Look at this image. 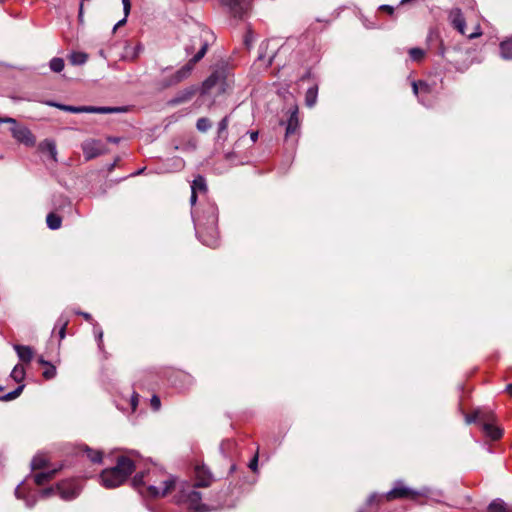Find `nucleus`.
<instances>
[{"label":"nucleus","mask_w":512,"mask_h":512,"mask_svg":"<svg viewBox=\"0 0 512 512\" xmlns=\"http://www.w3.org/2000/svg\"><path fill=\"white\" fill-rule=\"evenodd\" d=\"M298 129H299L298 107L295 106L292 109V111L290 113V117L287 121L286 137H289L290 135L295 134Z\"/></svg>","instance_id":"4468645a"},{"label":"nucleus","mask_w":512,"mask_h":512,"mask_svg":"<svg viewBox=\"0 0 512 512\" xmlns=\"http://www.w3.org/2000/svg\"><path fill=\"white\" fill-rule=\"evenodd\" d=\"M249 468L253 471V472H256L257 469H258V454H255L254 457L250 460L249 462Z\"/></svg>","instance_id":"37998d69"},{"label":"nucleus","mask_w":512,"mask_h":512,"mask_svg":"<svg viewBox=\"0 0 512 512\" xmlns=\"http://www.w3.org/2000/svg\"><path fill=\"white\" fill-rule=\"evenodd\" d=\"M409 56L413 61H421L425 56V51L421 48H411L409 50Z\"/></svg>","instance_id":"473e14b6"},{"label":"nucleus","mask_w":512,"mask_h":512,"mask_svg":"<svg viewBox=\"0 0 512 512\" xmlns=\"http://www.w3.org/2000/svg\"><path fill=\"white\" fill-rule=\"evenodd\" d=\"M427 494V488L421 490H414L406 486L403 481H397L394 487L386 493L385 497L388 500L406 498L413 501H417L420 497H426Z\"/></svg>","instance_id":"423d86ee"},{"label":"nucleus","mask_w":512,"mask_h":512,"mask_svg":"<svg viewBox=\"0 0 512 512\" xmlns=\"http://www.w3.org/2000/svg\"><path fill=\"white\" fill-rule=\"evenodd\" d=\"M78 314L82 315L87 321H92V316L86 312H79Z\"/></svg>","instance_id":"4d7b16f0"},{"label":"nucleus","mask_w":512,"mask_h":512,"mask_svg":"<svg viewBox=\"0 0 512 512\" xmlns=\"http://www.w3.org/2000/svg\"><path fill=\"white\" fill-rule=\"evenodd\" d=\"M141 51H142V46L140 44H138L134 47L127 46L125 48V58L134 60L135 58L138 57V55L140 54Z\"/></svg>","instance_id":"c85d7f7f"},{"label":"nucleus","mask_w":512,"mask_h":512,"mask_svg":"<svg viewBox=\"0 0 512 512\" xmlns=\"http://www.w3.org/2000/svg\"><path fill=\"white\" fill-rule=\"evenodd\" d=\"M49 66L53 72L59 73L64 68V60L62 58L55 57L51 59Z\"/></svg>","instance_id":"2f4dec72"},{"label":"nucleus","mask_w":512,"mask_h":512,"mask_svg":"<svg viewBox=\"0 0 512 512\" xmlns=\"http://www.w3.org/2000/svg\"><path fill=\"white\" fill-rule=\"evenodd\" d=\"M14 349L19 359L25 363H30L33 358V350L29 346L15 345Z\"/></svg>","instance_id":"6ab92c4d"},{"label":"nucleus","mask_w":512,"mask_h":512,"mask_svg":"<svg viewBox=\"0 0 512 512\" xmlns=\"http://www.w3.org/2000/svg\"><path fill=\"white\" fill-rule=\"evenodd\" d=\"M60 469H61V467L50 469V470L40 472V473H36L34 475L35 483L37 485H43V484L47 483L48 481L52 480L55 477V475L57 474V472Z\"/></svg>","instance_id":"f3484780"},{"label":"nucleus","mask_w":512,"mask_h":512,"mask_svg":"<svg viewBox=\"0 0 512 512\" xmlns=\"http://www.w3.org/2000/svg\"><path fill=\"white\" fill-rule=\"evenodd\" d=\"M12 133H13V136L21 142H24L26 144L34 143L33 136L27 128L14 127V128H12Z\"/></svg>","instance_id":"2eb2a0df"},{"label":"nucleus","mask_w":512,"mask_h":512,"mask_svg":"<svg viewBox=\"0 0 512 512\" xmlns=\"http://www.w3.org/2000/svg\"><path fill=\"white\" fill-rule=\"evenodd\" d=\"M47 461L43 455L35 456L31 461V467L33 470L42 469L46 467Z\"/></svg>","instance_id":"c756f323"},{"label":"nucleus","mask_w":512,"mask_h":512,"mask_svg":"<svg viewBox=\"0 0 512 512\" xmlns=\"http://www.w3.org/2000/svg\"><path fill=\"white\" fill-rule=\"evenodd\" d=\"M88 56L83 52H72L69 55V61L72 65H83L86 63Z\"/></svg>","instance_id":"393cba45"},{"label":"nucleus","mask_w":512,"mask_h":512,"mask_svg":"<svg viewBox=\"0 0 512 512\" xmlns=\"http://www.w3.org/2000/svg\"><path fill=\"white\" fill-rule=\"evenodd\" d=\"M359 512H361V511H359Z\"/></svg>","instance_id":"338daca9"},{"label":"nucleus","mask_w":512,"mask_h":512,"mask_svg":"<svg viewBox=\"0 0 512 512\" xmlns=\"http://www.w3.org/2000/svg\"><path fill=\"white\" fill-rule=\"evenodd\" d=\"M380 9L388 12L389 14H393V12H394V8L390 5H381Z\"/></svg>","instance_id":"09e8293b"},{"label":"nucleus","mask_w":512,"mask_h":512,"mask_svg":"<svg viewBox=\"0 0 512 512\" xmlns=\"http://www.w3.org/2000/svg\"><path fill=\"white\" fill-rule=\"evenodd\" d=\"M56 489L61 499L69 501L80 494L82 487L75 480H64L56 484Z\"/></svg>","instance_id":"1a4fd4ad"},{"label":"nucleus","mask_w":512,"mask_h":512,"mask_svg":"<svg viewBox=\"0 0 512 512\" xmlns=\"http://www.w3.org/2000/svg\"><path fill=\"white\" fill-rule=\"evenodd\" d=\"M87 457L94 463H100L102 461V453L100 451L92 450L88 447L85 448Z\"/></svg>","instance_id":"7c9ffc66"},{"label":"nucleus","mask_w":512,"mask_h":512,"mask_svg":"<svg viewBox=\"0 0 512 512\" xmlns=\"http://www.w3.org/2000/svg\"><path fill=\"white\" fill-rule=\"evenodd\" d=\"M196 127L200 132H206L211 128V122L208 118L202 117L197 120Z\"/></svg>","instance_id":"72a5a7b5"},{"label":"nucleus","mask_w":512,"mask_h":512,"mask_svg":"<svg viewBox=\"0 0 512 512\" xmlns=\"http://www.w3.org/2000/svg\"><path fill=\"white\" fill-rule=\"evenodd\" d=\"M452 26L462 35H465L466 22L460 9H453L449 15Z\"/></svg>","instance_id":"f8f14e48"},{"label":"nucleus","mask_w":512,"mask_h":512,"mask_svg":"<svg viewBox=\"0 0 512 512\" xmlns=\"http://www.w3.org/2000/svg\"><path fill=\"white\" fill-rule=\"evenodd\" d=\"M229 120L228 117H224L218 124V137L226 139V135H223L228 128Z\"/></svg>","instance_id":"c9c22d12"},{"label":"nucleus","mask_w":512,"mask_h":512,"mask_svg":"<svg viewBox=\"0 0 512 512\" xmlns=\"http://www.w3.org/2000/svg\"><path fill=\"white\" fill-rule=\"evenodd\" d=\"M506 390L512 396V383L507 385Z\"/></svg>","instance_id":"bf43d9fd"},{"label":"nucleus","mask_w":512,"mask_h":512,"mask_svg":"<svg viewBox=\"0 0 512 512\" xmlns=\"http://www.w3.org/2000/svg\"><path fill=\"white\" fill-rule=\"evenodd\" d=\"M68 324V321L67 320H62V319H59L57 325L60 327L59 329V337L60 339H64L65 338V331H66V326Z\"/></svg>","instance_id":"58836bf2"},{"label":"nucleus","mask_w":512,"mask_h":512,"mask_svg":"<svg viewBox=\"0 0 512 512\" xmlns=\"http://www.w3.org/2000/svg\"><path fill=\"white\" fill-rule=\"evenodd\" d=\"M205 54H206V45L203 44V46L201 47V50L197 54H194L193 57L188 61V63H186L184 66H182L180 69H178L173 74H171L167 77H164L160 81V86L162 88H168V87L177 85V84L181 83L182 81H184L185 79H187L190 76V74L194 68V65L198 61H200L204 57Z\"/></svg>","instance_id":"20e7f679"},{"label":"nucleus","mask_w":512,"mask_h":512,"mask_svg":"<svg viewBox=\"0 0 512 512\" xmlns=\"http://www.w3.org/2000/svg\"><path fill=\"white\" fill-rule=\"evenodd\" d=\"M213 38L211 31L207 29H198L191 35L190 43L185 45L186 54L191 55L194 52L197 54L201 50L203 44L206 45L207 50L209 43Z\"/></svg>","instance_id":"6e6552de"},{"label":"nucleus","mask_w":512,"mask_h":512,"mask_svg":"<svg viewBox=\"0 0 512 512\" xmlns=\"http://www.w3.org/2000/svg\"><path fill=\"white\" fill-rule=\"evenodd\" d=\"M477 419H479V415L478 413H475L474 415H467L466 416V422L468 424L472 423V422H475Z\"/></svg>","instance_id":"de8ad7c7"},{"label":"nucleus","mask_w":512,"mask_h":512,"mask_svg":"<svg viewBox=\"0 0 512 512\" xmlns=\"http://www.w3.org/2000/svg\"><path fill=\"white\" fill-rule=\"evenodd\" d=\"M43 376L46 379H52L56 376V368L52 364H49L47 369L43 372Z\"/></svg>","instance_id":"4c0bfd02"},{"label":"nucleus","mask_w":512,"mask_h":512,"mask_svg":"<svg viewBox=\"0 0 512 512\" xmlns=\"http://www.w3.org/2000/svg\"><path fill=\"white\" fill-rule=\"evenodd\" d=\"M94 333L98 340V345L101 347L102 345V338H103V331L101 328H99L97 325L94 326Z\"/></svg>","instance_id":"ea45409f"},{"label":"nucleus","mask_w":512,"mask_h":512,"mask_svg":"<svg viewBox=\"0 0 512 512\" xmlns=\"http://www.w3.org/2000/svg\"><path fill=\"white\" fill-rule=\"evenodd\" d=\"M0 390H2V387L0 386Z\"/></svg>","instance_id":"69168bd1"},{"label":"nucleus","mask_w":512,"mask_h":512,"mask_svg":"<svg viewBox=\"0 0 512 512\" xmlns=\"http://www.w3.org/2000/svg\"><path fill=\"white\" fill-rule=\"evenodd\" d=\"M38 362H39L40 364H42V365H46V366H48V365L50 364L48 361L44 360L42 357H41V358H39Z\"/></svg>","instance_id":"13d9d810"},{"label":"nucleus","mask_w":512,"mask_h":512,"mask_svg":"<svg viewBox=\"0 0 512 512\" xmlns=\"http://www.w3.org/2000/svg\"><path fill=\"white\" fill-rule=\"evenodd\" d=\"M42 147H43V148H45V149L48 151V153H49L50 157H51L54 161H56L57 150H56V146H55V144H54L53 142H51V141H45V142L42 144Z\"/></svg>","instance_id":"f704fd0d"},{"label":"nucleus","mask_w":512,"mask_h":512,"mask_svg":"<svg viewBox=\"0 0 512 512\" xmlns=\"http://www.w3.org/2000/svg\"><path fill=\"white\" fill-rule=\"evenodd\" d=\"M252 0H225L234 17L243 18L251 9Z\"/></svg>","instance_id":"9b49d317"},{"label":"nucleus","mask_w":512,"mask_h":512,"mask_svg":"<svg viewBox=\"0 0 512 512\" xmlns=\"http://www.w3.org/2000/svg\"><path fill=\"white\" fill-rule=\"evenodd\" d=\"M250 139L253 143L256 142L258 139V132H256V131L250 132Z\"/></svg>","instance_id":"6e6d98bb"},{"label":"nucleus","mask_w":512,"mask_h":512,"mask_svg":"<svg viewBox=\"0 0 512 512\" xmlns=\"http://www.w3.org/2000/svg\"><path fill=\"white\" fill-rule=\"evenodd\" d=\"M191 190L195 192H205L207 190L206 181L204 177L197 176L191 185Z\"/></svg>","instance_id":"bb28decb"},{"label":"nucleus","mask_w":512,"mask_h":512,"mask_svg":"<svg viewBox=\"0 0 512 512\" xmlns=\"http://www.w3.org/2000/svg\"><path fill=\"white\" fill-rule=\"evenodd\" d=\"M47 105L51 107H56L60 110L71 112V113H98V114H108V113H119L123 112L124 109L121 107H96V106H71L64 105L60 103H56L53 101L46 102Z\"/></svg>","instance_id":"0eeeda50"},{"label":"nucleus","mask_w":512,"mask_h":512,"mask_svg":"<svg viewBox=\"0 0 512 512\" xmlns=\"http://www.w3.org/2000/svg\"><path fill=\"white\" fill-rule=\"evenodd\" d=\"M197 201V192L191 190V197H190V202L192 205H194Z\"/></svg>","instance_id":"864d4df0"},{"label":"nucleus","mask_w":512,"mask_h":512,"mask_svg":"<svg viewBox=\"0 0 512 512\" xmlns=\"http://www.w3.org/2000/svg\"><path fill=\"white\" fill-rule=\"evenodd\" d=\"M196 474V487H208L211 483L210 474L203 468L197 467L195 470Z\"/></svg>","instance_id":"dca6fc26"},{"label":"nucleus","mask_w":512,"mask_h":512,"mask_svg":"<svg viewBox=\"0 0 512 512\" xmlns=\"http://www.w3.org/2000/svg\"><path fill=\"white\" fill-rule=\"evenodd\" d=\"M82 13H83V5L81 4L80 9H79V18L80 19L82 18Z\"/></svg>","instance_id":"e2e57ef3"},{"label":"nucleus","mask_w":512,"mask_h":512,"mask_svg":"<svg viewBox=\"0 0 512 512\" xmlns=\"http://www.w3.org/2000/svg\"><path fill=\"white\" fill-rule=\"evenodd\" d=\"M25 368L22 365H15L11 371L10 377L17 383H21L25 378Z\"/></svg>","instance_id":"a878e982"},{"label":"nucleus","mask_w":512,"mask_h":512,"mask_svg":"<svg viewBox=\"0 0 512 512\" xmlns=\"http://www.w3.org/2000/svg\"><path fill=\"white\" fill-rule=\"evenodd\" d=\"M138 394L133 392V394L131 395V398H130V406H131V409L132 411H135L137 406H138Z\"/></svg>","instance_id":"79ce46f5"},{"label":"nucleus","mask_w":512,"mask_h":512,"mask_svg":"<svg viewBox=\"0 0 512 512\" xmlns=\"http://www.w3.org/2000/svg\"><path fill=\"white\" fill-rule=\"evenodd\" d=\"M439 54H440L441 56H444V54H445V48H444V46H443V45H441V47H440Z\"/></svg>","instance_id":"052dcab7"},{"label":"nucleus","mask_w":512,"mask_h":512,"mask_svg":"<svg viewBox=\"0 0 512 512\" xmlns=\"http://www.w3.org/2000/svg\"><path fill=\"white\" fill-rule=\"evenodd\" d=\"M53 495H58V492H57V489H56V485L48 487V488H45V489H42L39 492V496L41 498H47V497H50V496H53Z\"/></svg>","instance_id":"e433bc0d"},{"label":"nucleus","mask_w":512,"mask_h":512,"mask_svg":"<svg viewBox=\"0 0 512 512\" xmlns=\"http://www.w3.org/2000/svg\"><path fill=\"white\" fill-rule=\"evenodd\" d=\"M122 4H123V11H124L125 17H128V15L130 13V9H131L130 0H122Z\"/></svg>","instance_id":"c03bdc74"},{"label":"nucleus","mask_w":512,"mask_h":512,"mask_svg":"<svg viewBox=\"0 0 512 512\" xmlns=\"http://www.w3.org/2000/svg\"><path fill=\"white\" fill-rule=\"evenodd\" d=\"M24 387H25L24 384L19 385L15 390H13V391H11V392L1 396L0 400L1 401H11V400L16 399L22 393Z\"/></svg>","instance_id":"cd10ccee"},{"label":"nucleus","mask_w":512,"mask_h":512,"mask_svg":"<svg viewBox=\"0 0 512 512\" xmlns=\"http://www.w3.org/2000/svg\"><path fill=\"white\" fill-rule=\"evenodd\" d=\"M318 97V86L314 85L310 87L305 94V104L307 107L312 108L316 102Z\"/></svg>","instance_id":"4be33fe9"},{"label":"nucleus","mask_w":512,"mask_h":512,"mask_svg":"<svg viewBox=\"0 0 512 512\" xmlns=\"http://www.w3.org/2000/svg\"><path fill=\"white\" fill-rule=\"evenodd\" d=\"M412 88L414 94L418 97L419 101L425 105V101L423 99V94L430 93V87L427 83L419 81L412 82Z\"/></svg>","instance_id":"a211bd4d"},{"label":"nucleus","mask_w":512,"mask_h":512,"mask_svg":"<svg viewBox=\"0 0 512 512\" xmlns=\"http://www.w3.org/2000/svg\"><path fill=\"white\" fill-rule=\"evenodd\" d=\"M46 223L51 230H57L61 227L62 219L55 213H49L46 217Z\"/></svg>","instance_id":"b1692460"},{"label":"nucleus","mask_w":512,"mask_h":512,"mask_svg":"<svg viewBox=\"0 0 512 512\" xmlns=\"http://www.w3.org/2000/svg\"><path fill=\"white\" fill-rule=\"evenodd\" d=\"M173 161L175 164V170H180L184 167V161L181 158L175 157Z\"/></svg>","instance_id":"49530a36"},{"label":"nucleus","mask_w":512,"mask_h":512,"mask_svg":"<svg viewBox=\"0 0 512 512\" xmlns=\"http://www.w3.org/2000/svg\"><path fill=\"white\" fill-rule=\"evenodd\" d=\"M500 56L504 60L512 59V36L500 43Z\"/></svg>","instance_id":"412c9836"},{"label":"nucleus","mask_w":512,"mask_h":512,"mask_svg":"<svg viewBox=\"0 0 512 512\" xmlns=\"http://www.w3.org/2000/svg\"><path fill=\"white\" fill-rule=\"evenodd\" d=\"M82 150L87 160L93 159L107 152V146L101 140L90 139L82 143Z\"/></svg>","instance_id":"9d476101"},{"label":"nucleus","mask_w":512,"mask_h":512,"mask_svg":"<svg viewBox=\"0 0 512 512\" xmlns=\"http://www.w3.org/2000/svg\"><path fill=\"white\" fill-rule=\"evenodd\" d=\"M134 456L135 453L120 456L114 467L103 470L100 474L102 486L113 489L122 485L139 465Z\"/></svg>","instance_id":"f03ea898"},{"label":"nucleus","mask_w":512,"mask_h":512,"mask_svg":"<svg viewBox=\"0 0 512 512\" xmlns=\"http://www.w3.org/2000/svg\"><path fill=\"white\" fill-rule=\"evenodd\" d=\"M481 35H482V31H481V29H480V26H479V25H477V26H476V28H475V30H474V32H472L471 34L467 35V37H468L469 39H474V38H477V37H479V36H481Z\"/></svg>","instance_id":"a18cd8bd"},{"label":"nucleus","mask_w":512,"mask_h":512,"mask_svg":"<svg viewBox=\"0 0 512 512\" xmlns=\"http://www.w3.org/2000/svg\"><path fill=\"white\" fill-rule=\"evenodd\" d=\"M377 498H379V496L376 493H373L368 497L367 503L372 504L376 501Z\"/></svg>","instance_id":"3c124183"},{"label":"nucleus","mask_w":512,"mask_h":512,"mask_svg":"<svg viewBox=\"0 0 512 512\" xmlns=\"http://www.w3.org/2000/svg\"><path fill=\"white\" fill-rule=\"evenodd\" d=\"M205 214V216L195 220L196 234L204 245L215 248L219 243L217 208L214 205H209Z\"/></svg>","instance_id":"7ed1b4c3"},{"label":"nucleus","mask_w":512,"mask_h":512,"mask_svg":"<svg viewBox=\"0 0 512 512\" xmlns=\"http://www.w3.org/2000/svg\"><path fill=\"white\" fill-rule=\"evenodd\" d=\"M214 84V79L212 77L208 78L204 83L203 87L205 89H209Z\"/></svg>","instance_id":"8fccbe9b"},{"label":"nucleus","mask_w":512,"mask_h":512,"mask_svg":"<svg viewBox=\"0 0 512 512\" xmlns=\"http://www.w3.org/2000/svg\"><path fill=\"white\" fill-rule=\"evenodd\" d=\"M487 511L488 512H512V506L507 505L501 499H495L489 504Z\"/></svg>","instance_id":"aec40b11"},{"label":"nucleus","mask_w":512,"mask_h":512,"mask_svg":"<svg viewBox=\"0 0 512 512\" xmlns=\"http://www.w3.org/2000/svg\"><path fill=\"white\" fill-rule=\"evenodd\" d=\"M127 21V17H123V19L119 20L116 25L114 26L113 30L115 31L118 27L122 26L123 24H125Z\"/></svg>","instance_id":"603ef678"},{"label":"nucleus","mask_w":512,"mask_h":512,"mask_svg":"<svg viewBox=\"0 0 512 512\" xmlns=\"http://www.w3.org/2000/svg\"><path fill=\"white\" fill-rule=\"evenodd\" d=\"M1 122L12 123L14 125L16 124V121L13 118H9V117H7V118H0V123Z\"/></svg>","instance_id":"5fc2aeb1"},{"label":"nucleus","mask_w":512,"mask_h":512,"mask_svg":"<svg viewBox=\"0 0 512 512\" xmlns=\"http://www.w3.org/2000/svg\"><path fill=\"white\" fill-rule=\"evenodd\" d=\"M143 171H144V168H142V169H140V170L136 171V172H135V173H133L132 175H133V176L140 175V174H142V173H143Z\"/></svg>","instance_id":"680f3d73"},{"label":"nucleus","mask_w":512,"mask_h":512,"mask_svg":"<svg viewBox=\"0 0 512 512\" xmlns=\"http://www.w3.org/2000/svg\"><path fill=\"white\" fill-rule=\"evenodd\" d=\"M177 502L187 504L188 508L193 512L208 511L206 505L201 503V494L195 491L189 484L181 486Z\"/></svg>","instance_id":"39448f33"},{"label":"nucleus","mask_w":512,"mask_h":512,"mask_svg":"<svg viewBox=\"0 0 512 512\" xmlns=\"http://www.w3.org/2000/svg\"><path fill=\"white\" fill-rule=\"evenodd\" d=\"M483 430L492 440H498L502 436V430L491 423H484Z\"/></svg>","instance_id":"5701e85b"},{"label":"nucleus","mask_w":512,"mask_h":512,"mask_svg":"<svg viewBox=\"0 0 512 512\" xmlns=\"http://www.w3.org/2000/svg\"><path fill=\"white\" fill-rule=\"evenodd\" d=\"M15 494H16V497H18V498L20 497V496H19L18 488L15 490Z\"/></svg>","instance_id":"0e129e2a"},{"label":"nucleus","mask_w":512,"mask_h":512,"mask_svg":"<svg viewBox=\"0 0 512 512\" xmlns=\"http://www.w3.org/2000/svg\"><path fill=\"white\" fill-rule=\"evenodd\" d=\"M150 403H151L152 408L155 411L160 409L161 401H160V398L158 396H156V395L152 396Z\"/></svg>","instance_id":"a19ab883"},{"label":"nucleus","mask_w":512,"mask_h":512,"mask_svg":"<svg viewBox=\"0 0 512 512\" xmlns=\"http://www.w3.org/2000/svg\"><path fill=\"white\" fill-rule=\"evenodd\" d=\"M175 484L174 476L167 474L154 464L137 473L133 478V486L141 494L153 498L166 496L175 487Z\"/></svg>","instance_id":"f257e3e1"},{"label":"nucleus","mask_w":512,"mask_h":512,"mask_svg":"<svg viewBox=\"0 0 512 512\" xmlns=\"http://www.w3.org/2000/svg\"><path fill=\"white\" fill-rule=\"evenodd\" d=\"M196 92H197L196 86L187 87V88L179 91L175 95V97L170 100L169 103L172 105H178L181 103H185V102L189 101L195 95Z\"/></svg>","instance_id":"ddd939ff"}]
</instances>
